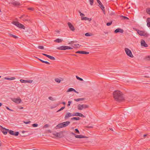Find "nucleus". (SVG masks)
Instances as JSON below:
<instances>
[{"label":"nucleus","mask_w":150,"mask_h":150,"mask_svg":"<svg viewBox=\"0 0 150 150\" xmlns=\"http://www.w3.org/2000/svg\"><path fill=\"white\" fill-rule=\"evenodd\" d=\"M113 95L114 98L117 101L120 102L124 100L122 93L119 91H114Z\"/></svg>","instance_id":"obj_1"},{"label":"nucleus","mask_w":150,"mask_h":150,"mask_svg":"<svg viewBox=\"0 0 150 150\" xmlns=\"http://www.w3.org/2000/svg\"><path fill=\"white\" fill-rule=\"evenodd\" d=\"M70 121H67L59 123L55 127V128L56 129H58L65 127L68 126L70 124Z\"/></svg>","instance_id":"obj_2"},{"label":"nucleus","mask_w":150,"mask_h":150,"mask_svg":"<svg viewBox=\"0 0 150 150\" xmlns=\"http://www.w3.org/2000/svg\"><path fill=\"white\" fill-rule=\"evenodd\" d=\"M135 30L137 31L138 34L141 36L148 37L149 36V34L145 31H141L137 29H135Z\"/></svg>","instance_id":"obj_3"},{"label":"nucleus","mask_w":150,"mask_h":150,"mask_svg":"<svg viewBox=\"0 0 150 150\" xmlns=\"http://www.w3.org/2000/svg\"><path fill=\"white\" fill-rule=\"evenodd\" d=\"M13 24L17 26V27L22 29H24L25 28V26L22 24L19 23L18 22L13 21Z\"/></svg>","instance_id":"obj_4"},{"label":"nucleus","mask_w":150,"mask_h":150,"mask_svg":"<svg viewBox=\"0 0 150 150\" xmlns=\"http://www.w3.org/2000/svg\"><path fill=\"white\" fill-rule=\"evenodd\" d=\"M125 50L126 54L127 55L130 57L133 58L134 57V56L132 54V52L130 50L127 48H125Z\"/></svg>","instance_id":"obj_5"},{"label":"nucleus","mask_w":150,"mask_h":150,"mask_svg":"<svg viewBox=\"0 0 150 150\" xmlns=\"http://www.w3.org/2000/svg\"><path fill=\"white\" fill-rule=\"evenodd\" d=\"M89 106L86 105H80L79 104L77 106V108L78 110H82L83 109H86L88 108Z\"/></svg>","instance_id":"obj_6"},{"label":"nucleus","mask_w":150,"mask_h":150,"mask_svg":"<svg viewBox=\"0 0 150 150\" xmlns=\"http://www.w3.org/2000/svg\"><path fill=\"white\" fill-rule=\"evenodd\" d=\"M11 100L12 101L17 104H19L21 101V100L20 98H11Z\"/></svg>","instance_id":"obj_7"},{"label":"nucleus","mask_w":150,"mask_h":150,"mask_svg":"<svg viewBox=\"0 0 150 150\" xmlns=\"http://www.w3.org/2000/svg\"><path fill=\"white\" fill-rule=\"evenodd\" d=\"M71 116H73V113L72 114L70 112H68L66 114L64 117V119L66 120Z\"/></svg>","instance_id":"obj_8"},{"label":"nucleus","mask_w":150,"mask_h":150,"mask_svg":"<svg viewBox=\"0 0 150 150\" xmlns=\"http://www.w3.org/2000/svg\"><path fill=\"white\" fill-rule=\"evenodd\" d=\"M9 133L10 134L14 135L15 136H18L19 134V132H14V131L12 130H10L9 131Z\"/></svg>","instance_id":"obj_9"},{"label":"nucleus","mask_w":150,"mask_h":150,"mask_svg":"<svg viewBox=\"0 0 150 150\" xmlns=\"http://www.w3.org/2000/svg\"><path fill=\"white\" fill-rule=\"evenodd\" d=\"M73 116H78L82 117H85V116L83 115L82 114L79 112H74L73 113Z\"/></svg>","instance_id":"obj_10"},{"label":"nucleus","mask_w":150,"mask_h":150,"mask_svg":"<svg viewBox=\"0 0 150 150\" xmlns=\"http://www.w3.org/2000/svg\"><path fill=\"white\" fill-rule=\"evenodd\" d=\"M124 32V30L123 29L118 28L115 29L114 31V32L115 33H123Z\"/></svg>","instance_id":"obj_11"},{"label":"nucleus","mask_w":150,"mask_h":150,"mask_svg":"<svg viewBox=\"0 0 150 150\" xmlns=\"http://www.w3.org/2000/svg\"><path fill=\"white\" fill-rule=\"evenodd\" d=\"M68 25L70 29L72 31H74L75 30V28L72 25L70 22H68Z\"/></svg>","instance_id":"obj_12"},{"label":"nucleus","mask_w":150,"mask_h":150,"mask_svg":"<svg viewBox=\"0 0 150 150\" xmlns=\"http://www.w3.org/2000/svg\"><path fill=\"white\" fill-rule=\"evenodd\" d=\"M141 46L147 47H148L147 45L146 44L144 40H142L141 42Z\"/></svg>","instance_id":"obj_13"},{"label":"nucleus","mask_w":150,"mask_h":150,"mask_svg":"<svg viewBox=\"0 0 150 150\" xmlns=\"http://www.w3.org/2000/svg\"><path fill=\"white\" fill-rule=\"evenodd\" d=\"M1 127H2L3 130H2V132L5 135L7 134V132H8L9 133V131L10 130H9L8 129H6L5 128L1 126Z\"/></svg>","instance_id":"obj_14"},{"label":"nucleus","mask_w":150,"mask_h":150,"mask_svg":"<svg viewBox=\"0 0 150 150\" xmlns=\"http://www.w3.org/2000/svg\"><path fill=\"white\" fill-rule=\"evenodd\" d=\"M57 49L61 50H67V46H62L57 48Z\"/></svg>","instance_id":"obj_15"},{"label":"nucleus","mask_w":150,"mask_h":150,"mask_svg":"<svg viewBox=\"0 0 150 150\" xmlns=\"http://www.w3.org/2000/svg\"><path fill=\"white\" fill-rule=\"evenodd\" d=\"M98 3V6L100 7L101 9L105 8L104 6L103 5V4L100 2V1H97Z\"/></svg>","instance_id":"obj_16"},{"label":"nucleus","mask_w":150,"mask_h":150,"mask_svg":"<svg viewBox=\"0 0 150 150\" xmlns=\"http://www.w3.org/2000/svg\"><path fill=\"white\" fill-rule=\"evenodd\" d=\"M11 3L14 6H19L20 5V3L19 2L16 1H12Z\"/></svg>","instance_id":"obj_17"},{"label":"nucleus","mask_w":150,"mask_h":150,"mask_svg":"<svg viewBox=\"0 0 150 150\" xmlns=\"http://www.w3.org/2000/svg\"><path fill=\"white\" fill-rule=\"evenodd\" d=\"M76 53L81 54H87L89 53L88 52L84 51H78L76 52Z\"/></svg>","instance_id":"obj_18"},{"label":"nucleus","mask_w":150,"mask_h":150,"mask_svg":"<svg viewBox=\"0 0 150 150\" xmlns=\"http://www.w3.org/2000/svg\"><path fill=\"white\" fill-rule=\"evenodd\" d=\"M75 137L76 138H87L86 136H83L82 135H76V136H75Z\"/></svg>","instance_id":"obj_19"},{"label":"nucleus","mask_w":150,"mask_h":150,"mask_svg":"<svg viewBox=\"0 0 150 150\" xmlns=\"http://www.w3.org/2000/svg\"><path fill=\"white\" fill-rule=\"evenodd\" d=\"M81 20H88L89 21H91V18H89L87 17H83L81 18Z\"/></svg>","instance_id":"obj_20"},{"label":"nucleus","mask_w":150,"mask_h":150,"mask_svg":"<svg viewBox=\"0 0 150 150\" xmlns=\"http://www.w3.org/2000/svg\"><path fill=\"white\" fill-rule=\"evenodd\" d=\"M60 134L61 132H56L55 133L53 134L55 135L56 137H57L60 138L61 137L60 136Z\"/></svg>","instance_id":"obj_21"},{"label":"nucleus","mask_w":150,"mask_h":150,"mask_svg":"<svg viewBox=\"0 0 150 150\" xmlns=\"http://www.w3.org/2000/svg\"><path fill=\"white\" fill-rule=\"evenodd\" d=\"M84 98H79L78 99H74V100L76 102H78L80 101H82L85 100Z\"/></svg>","instance_id":"obj_22"},{"label":"nucleus","mask_w":150,"mask_h":150,"mask_svg":"<svg viewBox=\"0 0 150 150\" xmlns=\"http://www.w3.org/2000/svg\"><path fill=\"white\" fill-rule=\"evenodd\" d=\"M27 16H25V15H22L20 17V18H24V17H25V19H23V21H30V19H28V18H26V17H27Z\"/></svg>","instance_id":"obj_23"},{"label":"nucleus","mask_w":150,"mask_h":150,"mask_svg":"<svg viewBox=\"0 0 150 150\" xmlns=\"http://www.w3.org/2000/svg\"><path fill=\"white\" fill-rule=\"evenodd\" d=\"M63 41L62 39H60L59 38L57 39L56 40H55L54 41L55 42H57L58 43H59L62 42Z\"/></svg>","instance_id":"obj_24"},{"label":"nucleus","mask_w":150,"mask_h":150,"mask_svg":"<svg viewBox=\"0 0 150 150\" xmlns=\"http://www.w3.org/2000/svg\"><path fill=\"white\" fill-rule=\"evenodd\" d=\"M4 79L6 80H14L15 79V78L14 77H11V78H8L7 77H5L4 78Z\"/></svg>","instance_id":"obj_25"},{"label":"nucleus","mask_w":150,"mask_h":150,"mask_svg":"<svg viewBox=\"0 0 150 150\" xmlns=\"http://www.w3.org/2000/svg\"><path fill=\"white\" fill-rule=\"evenodd\" d=\"M80 118L79 117H72V118L71 119V120H79L80 119Z\"/></svg>","instance_id":"obj_26"},{"label":"nucleus","mask_w":150,"mask_h":150,"mask_svg":"<svg viewBox=\"0 0 150 150\" xmlns=\"http://www.w3.org/2000/svg\"><path fill=\"white\" fill-rule=\"evenodd\" d=\"M146 12L147 13L150 15V8H147L146 9Z\"/></svg>","instance_id":"obj_27"},{"label":"nucleus","mask_w":150,"mask_h":150,"mask_svg":"<svg viewBox=\"0 0 150 150\" xmlns=\"http://www.w3.org/2000/svg\"><path fill=\"white\" fill-rule=\"evenodd\" d=\"M9 35L11 37H12L15 38H18V37L17 36L14 35L12 34H10Z\"/></svg>","instance_id":"obj_28"},{"label":"nucleus","mask_w":150,"mask_h":150,"mask_svg":"<svg viewBox=\"0 0 150 150\" xmlns=\"http://www.w3.org/2000/svg\"><path fill=\"white\" fill-rule=\"evenodd\" d=\"M48 58L51 60H54L55 59V58L54 57L50 55H49Z\"/></svg>","instance_id":"obj_29"},{"label":"nucleus","mask_w":150,"mask_h":150,"mask_svg":"<svg viewBox=\"0 0 150 150\" xmlns=\"http://www.w3.org/2000/svg\"><path fill=\"white\" fill-rule=\"evenodd\" d=\"M55 80L56 82H57L58 83H60V81H61L58 78H56V79H55Z\"/></svg>","instance_id":"obj_30"},{"label":"nucleus","mask_w":150,"mask_h":150,"mask_svg":"<svg viewBox=\"0 0 150 150\" xmlns=\"http://www.w3.org/2000/svg\"><path fill=\"white\" fill-rule=\"evenodd\" d=\"M120 17L122 18V19H127V20L129 19V18L126 16H120Z\"/></svg>","instance_id":"obj_31"},{"label":"nucleus","mask_w":150,"mask_h":150,"mask_svg":"<svg viewBox=\"0 0 150 150\" xmlns=\"http://www.w3.org/2000/svg\"><path fill=\"white\" fill-rule=\"evenodd\" d=\"M76 78L78 79L80 81H83V79L79 77L78 76H76Z\"/></svg>","instance_id":"obj_32"},{"label":"nucleus","mask_w":150,"mask_h":150,"mask_svg":"<svg viewBox=\"0 0 150 150\" xmlns=\"http://www.w3.org/2000/svg\"><path fill=\"white\" fill-rule=\"evenodd\" d=\"M74 89L72 88H69L67 91V92H69L71 91H74Z\"/></svg>","instance_id":"obj_33"},{"label":"nucleus","mask_w":150,"mask_h":150,"mask_svg":"<svg viewBox=\"0 0 150 150\" xmlns=\"http://www.w3.org/2000/svg\"><path fill=\"white\" fill-rule=\"evenodd\" d=\"M145 59H146L147 60H150V56H146L145 57Z\"/></svg>","instance_id":"obj_34"},{"label":"nucleus","mask_w":150,"mask_h":150,"mask_svg":"<svg viewBox=\"0 0 150 150\" xmlns=\"http://www.w3.org/2000/svg\"><path fill=\"white\" fill-rule=\"evenodd\" d=\"M74 45L77 48H79L81 46V45H80L79 44H74Z\"/></svg>","instance_id":"obj_35"},{"label":"nucleus","mask_w":150,"mask_h":150,"mask_svg":"<svg viewBox=\"0 0 150 150\" xmlns=\"http://www.w3.org/2000/svg\"><path fill=\"white\" fill-rule=\"evenodd\" d=\"M20 81L22 83H26V80L23 79H21L20 80Z\"/></svg>","instance_id":"obj_36"},{"label":"nucleus","mask_w":150,"mask_h":150,"mask_svg":"<svg viewBox=\"0 0 150 150\" xmlns=\"http://www.w3.org/2000/svg\"><path fill=\"white\" fill-rule=\"evenodd\" d=\"M112 21H111L110 22L107 23L106 25L107 26H110L112 24Z\"/></svg>","instance_id":"obj_37"},{"label":"nucleus","mask_w":150,"mask_h":150,"mask_svg":"<svg viewBox=\"0 0 150 150\" xmlns=\"http://www.w3.org/2000/svg\"><path fill=\"white\" fill-rule=\"evenodd\" d=\"M42 62L46 64H50V63L49 62H48L44 61L43 60V61H42Z\"/></svg>","instance_id":"obj_38"},{"label":"nucleus","mask_w":150,"mask_h":150,"mask_svg":"<svg viewBox=\"0 0 150 150\" xmlns=\"http://www.w3.org/2000/svg\"><path fill=\"white\" fill-rule=\"evenodd\" d=\"M33 81L32 80H26V83H31Z\"/></svg>","instance_id":"obj_39"},{"label":"nucleus","mask_w":150,"mask_h":150,"mask_svg":"<svg viewBox=\"0 0 150 150\" xmlns=\"http://www.w3.org/2000/svg\"><path fill=\"white\" fill-rule=\"evenodd\" d=\"M48 98L49 99L52 101H54L55 100V99L51 96H50Z\"/></svg>","instance_id":"obj_40"},{"label":"nucleus","mask_w":150,"mask_h":150,"mask_svg":"<svg viewBox=\"0 0 150 150\" xmlns=\"http://www.w3.org/2000/svg\"><path fill=\"white\" fill-rule=\"evenodd\" d=\"M32 126L33 127H36L38 126V124H32Z\"/></svg>","instance_id":"obj_41"},{"label":"nucleus","mask_w":150,"mask_h":150,"mask_svg":"<svg viewBox=\"0 0 150 150\" xmlns=\"http://www.w3.org/2000/svg\"><path fill=\"white\" fill-rule=\"evenodd\" d=\"M64 108H65L64 106L62 107L59 110H58L57 111V112H59V111H60L62 110H63Z\"/></svg>","instance_id":"obj_42"},{"label":"nucleus","mask_w":150,"mask_h":150,"mask_svg":"<svg viewBox=\"0 0 150 150\" xmlns=\"http://www.w3.org/2000/svg\"><path fill=\"white\" fill-rule=\"evenodd\" d=\"M75 132L76 133H77V134H80V132H79V130H78V129H75Z\"/></svg>","instance_id":"obj_43"},{"label":"nucleus","mask_w":150,"mask_h":150,"mask_svg":"<svg viewBox=\"0 0 150 150\" xmlns=\"http://www.w3.org/2000/svg\"><path fill=\"white\" fill-rule=\"evenodd\" d=\"M38 48L39 49L43 50L44 49V47L42 46H38Z\"/></svg>","instance_id":"obj_44"},{"label":"nucleus","mask_w":150,"mask_h":150,"mask_svg":"<svg viewBox=\"0 0 150 150\" xmlns=\"http://www.w3.org/2000/svg\"><path fill=\"white\" fill-rule=\"evenodd\" d=\"M67 50H72L73 49V48L72 47L68 46H67Z\"/></svg>","instance_id":"obj_45"},{"label":"nucleus","mask_w":150,"mask_h":150,"mask_svg":"<svg viewBox=\"0 0 150 150\" xmlns=\"http://www.w3.org/2000/svg\"><path fill=\"white\" fill-rule=\"evenodd\" d=\"M85 35L86 36H89L91 35L89 34V33H85Z\"/></svg>","instance_id":"obj_46"},{"label":"nucleus","mask_w":150,"mask_h":150,"mask_svg":"<svg viewBox=\"0 0 150 150\" xmlns=\"http://www.w3.org/2000/svg\"><path fill=\"white\" fill-rule=\"evenodd\" d=\"M146 22L150 23V18H147L146 20Z\"/></svg>","instance_id":"obj_47"},{"label":"nucleus","mask_w":150,"mask_h":150,"mask_svg":"<svg viewBox=\"0 0 150 150\" xmlns=\"http://www.w3.org/2000/svg\"><path fill=\"white\" fill-rule=\"evenodd\" d=\"M90 1V3L91 5H93V3L94 1Z\"/></svg>","instance_id":"obj_48"},{"label":"nucleus","mask_w":150,"mask_h":150,"mask_svg":"<svg viewBox=\"0 0 150 150\" xmlns=\"http://www.w3.org/2000/svg\"><path fill=\"white\" fill-rule=\"evenodd\" d=\"M24 122L26 124H27L30 123L31 122L30 121H29L27 122L24 121Z\"/></svg>","instance_id":"obj_49"},{"label":"nucleus","mask_w":150,"mask_h":150,"mask_svg":"<svg viewBox=\"0 0 150 150\" xmlns=\"http://www.w3.org/2000/svg\"><path fill=\"white\" fill-rule=\"evenodd\" d=\"M49 126V125L48 124H46L44 126V128H47Z\"/></svg>","instance_id":"obj_50"},{"label":"nucleus","mask_w":150,"mask_h":150,"mask_svg":"<svg viewBox=\"0 0 150 150\" xmlns=\"http://www.w3.org/2000/svg\"><path fill=\"white\" fill-rule=\"evenodd\" d=\"M71 103V101H69L68 102V104L67 105V106H69L70 105V104Z\"/></svg>","instance_id":"obj_51"},{"label":"nucleus","mask_w":150,"mask_h":150,"mask_svg":"<svg viewBox=\"0 0 150 150\" xmlns=\"http://www.w3.org/2000/svg\"><path fill=\"white\" fill-rule=\"evenodd\" d=\"M79 13H80V15L81 16H85L84 14L83 13H82L81 12L79 11Z\"/></svg>","instance_id":"obj_52"},{"label":"nucleus","mask_w":150,"mask_h":150,"mask_svg":"<svg viewBox=\"0 0 150 150\" xmlns=\"http://www.w3.org/2000/svg\"><path fill=\"white\" fill-rule=\"evenodd\" d=\"M101 10H102V11H103V13L105 15L106 14V12H105V8L103 9H101Z\"/></svg>","instance_id":"obj_53"},{"label":"nucleus","mask_w":150,"mask_h":150,"mask_svg":"<svg viewBox=\"0 0 150 150\" xmlns=\"http://www.w3.org/2000/svg\"><path fill=\"white\" fill-rule=\"evenodd\" d=\"M28 9L31 11H33L34 8H28Z\"/></svg>","instance_id":"obj_54"},{"label":"nucleus","mask_w":150,"mask_h":150,"mask_svg":"<svg viewBox=\"0 0 150 150\" xmlns=\"http://www.w3.org/2000/svg\"><path fill=\"white\" fill-rule=\"evenodd\" d=\"M147 25L148 27H150V23L147 22Z\"/></svg>","instance_id":"obj_55"},{"label":"nucleus","mask_w":150,"mask_h":150,"mask_svg":"<svg viewBox=\"0 0 150 150\" xmlns=\"http://www.w3.org/2000/svg\"><path fill=\"white\" fill-rule=\"evenodd\" d=\"M86 127L88 128H92L93 127L92 126H90L89 125H88Z\"/></svg>","instance_id":"obj_56"},{"label":"nucleus","mask_w":150,"mask_h":150,"mask_svg":"<svg viewBox=\"0 0 150 150\" xmlns=\"http://www.w3.org/2000/svg\"><path fill=\"white\" fill-rule=\"evenodd\" d=\"M42 54L45 56L46 57H47L48 58V56H49V55H47L46 54H44V53H42Z\"/></svg>","instance_id":"obj_57"},{"label":"nucleus","mask_w":150,"mask_h":150,"mask_svg":"<svg viewBox=\"0 0 150 150\" xmlns=\"http://www.w3.org/2000/svg\"><path fill=\"white\" fill-rule=\"evenodd\" d=\"M146 4L147 5H150V1L146 2Z\"/></svg>","instance_id":"obj_58"},{"label":"nucleus","mask_w":150,"mask_h":150,"mask_svg":"<svg viewBox=\"0 0 150 150\" xmlns=\"http://www.w3.org/2000/svg\"><path fill=\"white\" fill-rule=\"evenodd\" d=\"M6 108L8 110H11V111H13L12 110L10 109L8 107H6Z\"/></svg>","instance_id":"obj_59"},{"label":"nucleus","mask_w":150,"mask_h":150,"mask_svg":"<svg viewBox=\"0 0 150 150\" xmlns=\"http://www.w3.org/2000/svg\"><path fill=\"white\" fill-rule=\"evenodd\" d=\"M71 134H72V135H74V136H76V135L75 133H73V132H71Z\"/></svg>","instance_id":"obj_60"},{"label":"nucleus","mask_w":150,"mask_h":150,"mask_svg":"<svg viewBox=\"0 0 150 150\" xmlns=\"http://www.w3.org/2000/svg\"><path fill=\"white\" fill-rule=\"evenodd\" d=\"M74 43V42L73 41H71L69 43V44H72Z\"/></svg>","instance_id":"obj_61"},{"label":"nucleus","mask_w":150,"mask_h":150,"mask_svg":"<svg viewBox=\"0 0 150 150\" xmlns=\"http://www.w3.org/2000/svg\"><path fill=\"white\" fill-rule=\"evenodd\" d=\"M143 77H146V78H150L149 76H143Z\"/></svg>","instance_id":"obj_62"},{"label":"nucleus","mask_w":150,"mask_h":150,"mask_svg":"<svg viewBox=\"0 0 150 150\" xmlns=\"http://www.w3.org/2000/svg\"><path fill=\"white\" fill-rule=\"evenodd\" d=\"M74 91V92L77 93H79V92L77 91H76L74 89V91Z\"/></svg>","instance_id":"obj_63"},{"label":"nucleus","mask_w":150,"mask_h":150,"mask_svg":"<svg viewBox=\"0 0 150 150\" xmlns=\"http://www.w3.org/2000/svg\"><path fill=\"white\" fill-rule=\"evenodd\" d=\"M61 103L63 104L64 105H65V104H66L65 102H62Z\"/></svg>","instance_id":"obj_64"}]
</instances>
